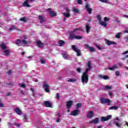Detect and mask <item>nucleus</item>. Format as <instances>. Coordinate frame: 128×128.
I'll use <instances>...</instances> for the list:
<instances>
[{
	"mask_svg": "<svg viewBox=\"0 0 128 128\" xmlns=\"http://www.w3.org/2000/svg\"><path fill=\"white\" fill-rule=\"evenodd\" d=\"M8 74H12V70L8 71Z\"/></svg>",
	"mask_w": 128,
	"mask_h": 128,
	"instance_id": "nucleus-61",
	"label": "nucleus"
},
{
	"mask_svg": "<svg viewBox=\"0 0 128 128\" xmlns=\"http://www.w3.org/2000/svg\"><path fill=\"white\" fill-rule=\"evenodd\" d=\"M118 68V65L115 64L112 67L109 68L108 70H116Z\"/></svg>",
	"mask_w": 128,
	"mask_h": 128,
	"instance_id": "nucleus-19",
	"label": "nucleus"
},
{
	"mask_svg": "<svg viewBox=\"0 0 128 128\" xmlns=\"http://www.w3.org/2000/svg\"><path fill=\"white\" fill-rule=\"evenodd\" d=\"M56 122H60V118H58Z\"/></svg>",
	"mask_w": 128,
	"mask_h": 128,
	"instance_id": "nucleus-59",
	"label": "nucleus"
},
{
	"mask_svg": "<svg viewBox=\"0 0 128 128\" xmlns=\"http://www.w3.org/2000/svg\"><path fill=\"white\" fill-rule=\"evenodd\" d=\"M114 124L118 126V128H122V124L120 122V119H118V117L114 120Z\"/></svg>",
	"mask_w": 128,
	"mask_h": 128,
	"instance_id": "nucleus-4",
	"label": "nucleus"
},
{
	"mask_svg": "<svg viewBox=\"0 0 128 128\" xmlns=\"http://www.w3.org/2000/svg\"><path fill=\"white\" fill-rule=\"evenodd\" d=\"M95 46H96V48H98V50H102V48L100 47V46L96 44H95Z\"/></svg>",
	"mask_w": 128,
	"mask_h": 128,
	"instance_id": "nucleus-48",
	"label": "nucleus"
},
{
	"mask_svg": "<svg viewBox=\"0 0 128 128\" xmlns=\"http://www.w3.org/2000/svg\"><path fill=\"white\" fill-rule=\"evenodd\" d=\"M124 40H125V42H128V36H126L124 38Z\"/></svg>",
	"mask_w": 128,
	"mask_h": 128,
	"instance_id": "nucleus-54",
	"label": "nucleus"
},
{
	"mask_svg": "<svg viewBox=\"0 0 128 128\" xmlns=\"http://www.w3.org/2000/svg\"><path fill=\"white\" fill-rule=\"evenodd\" d=\"M74 104V102L72 101H68L66 102V107L68 108H71L72 106V104Z\"/></svg>",
	"mask_w": 128,
	"mask_h": 128,
	"instance_id": "nucleus-13",
	"label": "nucleus"
},
{
	"mask_svg": "<svg viewBox=\"0 0 128 128\" xmlns=\"http://www.w3.org/2000/svg\"><path fill=\"white\" fill-rule=\"evenodd\" d=\"M112 86H104V90H112Z\"/></svg>",
	"mask_w": 128,
	"mask_h": 128,
	"instance_id": "nucleus-30",
	"label": "nucleus"
},
{
	"mask_svg": "<svg viewBox=\"0 0 128 128\" xmlns=\"http://www.w3.org/2000/svg\"><path fill=\"white\" fill-rule=\"evenodd\" d=\"M56 116H60V113H58L57 114H56Z\"/></svg>",
	"mask_w": 128,
	"mask_h": 128,
	"instance_id": "nucleus-62",
	"label": "nucleus"
},
{
	"mask_svg": "<svg viewBox=\"0 0 128 128\" xmlns=\"http://www.w3.org/2000/svg\"><path fill=\"white\" fill-rule=\"evenodd\" d=\"M10 48L4 49L3 50V54L6 56H8L10 54Z\"/></svg>",
	"mask_w": 128,
	"mask_h": 128,
	"instance_id": "nucleus-11",
	"label": "nucleus"
},
{
	"mask_svg": "<svg viewBox=\"0 0 128 128\" xmlns=\"http://www.w3.org/2000/svg\"><path fill=\"white\" fill-rule=\"evenodd\" d=\"M115 74L116 76H120V72L116 71V72H115Z\"/></svg>",
	"mask_w": 128,
	"mask_h": 128,
	"instance_id": "nucleus-46",
	"label": "nucleus"
},
{
	"mask_svg": "<svg viewBox=\"0 0 128 128\" xmlns=\"http://www.w3.org/2000/svg\"><path fill=\"white\" fill-rule=\"evenodd\" d=\"M59 46H64V42L62 40L59 41Z\"/></svg>",
	"mask_w": 128,
	"mask_h": 128,
	"instance_id": "nucleus-31",
	"label": "nucleus"
},
{
	"mask_svg": "<svg viewBox=\"0 0 128 128\" xmlns=\"http://www.w3.org/2000/svg\"><path fill=\"white\" fill-rule=\"evenodd\" d=\"M73 12H74L78 13L80 10L78 8H74L73 9Z\"/></svg>",
	"mask_w": 128,
	"mask_h": 128,
	"instance_id": "nucleus-43",
	"label": "nucleus"
},
{
	"mask_svg": "<svg viewBox=\"0 0 128 128\" xmlns=\"http://www.w3.org/2000/svg\"><path fill=\"white\" fill-rule=\"evenodd\" d=\"M4 104L2 103V100L0 99V108H4Z\"/></svg>",
	"mask_w": 128,
	"mask_h": 128,
	"instance_id": "nucleus-39",
	"label": "nucleus"
},
{
	"mask_svg": "<svg viewBox=\"0 0 128 128\" xmlns=\"http://www.w3.org/2000/svg\"><path fill=\"white\" fill-rule=\"evenodd\" d=\"M76 108H82V104H80V103H78V104L76 105Z\"/></svg>",
	"mask_w": 128,
	"mask_h": 128,
	"instance_id": "nucleus-37",
	"label": "nucleus"
},
{
	"mask_svg": "<svg viewBox=\"0 0 128 128\" xmlns=\"http://www.w3.org/2000/svg\"><path fill=\"white\" fill-rule=\"evenodd\" d=\"M98 78H101L103 80H110V77L108 76H102V75H99L98 76Z\"/></svg>",
	"mask_w": 128,
	"mask_h": 128,
	"instance_id": "nucleus-14",
	"label": "nucleus"
},
{
	"mask_svg": "<svg viewBox=\"0 0 128 128\" xmlns=\"http://www.w3.org/2000/svg\"><path fill=\"white\" fill-rule=\"evenodd\" d=\"M24 120H28V116H26V114H24Z\"/></svg>",
	"mask_w": 128,
	"mask_h": 128,
	"instance_id": "nucleus-55",
	"label": "nucleus"
},
{
	"mask_svg": "<svg viewBox=\"0 0 128 128\" xmlns=\"http://www.w3.org/2000/svg\"><path fill=\"white\" fill-rule=\"evenodd\" d=\"M88 72H90V69H86V72L83 73L82 77V84H88Z\"/></svg>",
	"mask_w": 128,
	"mask_h": 128,
	"instance_id": "nucleus-1",
	"label": "nucleus"
},
{
	"mask_svg": "<svg viewBox=\"0 0 128 128\" xmlns=\"http://www.w3.org/2000/svg\"><path fill=\"white\" fill-rule=\"evenodd\" d=\"M97 18L100 21V22H102V17L98 15L97 16Z\"/></svg>",
	"mask_w": 128,
	"mask_h": 128,
	"instance_id": "nucleus-44",
	"label": "nucleus"
},
{
	"mask_svg": "<svg viewBox=\"0 0 128 128\" xmlns=\"http://www.w3.org/2000/svg\"><path fill=\"white\" fill-rule=\"evenodd\" d=\"M106 44H108V46H110V44H116V42H114L108 40L106 41Z\"/></svg>",
	"mask_w": 128,
	"mask_h": 128,
	"instance_id": "nucleus-26",
	"label": "nucleus"
},
{
	"mask_svg": "<svg viewBox=\"0 0 128 128\" xmlns=\"http://www.w3.org/2000/svg\"><path fill=\"white\" fill-rule=\"evenodd\" d=\"M109 110H118V107L116 106H112V107H110Z\"/></svg>",
	"mask_w": 128,
	"mask_h": 128,
	"instance_id": "nucleus-40",
	"label": "nucleus"
},
{
	"mask_svg": "<svg viewBox=\"0 0 128 128\" xmlns=\"http://www.w3.org/2000/svg\"><path fill=\"white\" fill-rule=\"evenodd\" d=\"M104 21L106 22H108V20H110V18H108V17H104Z\"/></svg>",
	"mask_w": 128,
	"mask_h": 128,
	"instance_id": "nucleus-42",
	"label": "nucleus"
},
{
	"mask_svg": "<svg viewBox=\"0 0 128 128\" xmlns=\"http://www.w3.org/2000/svg\"><path fill=\"white\" fill-rule=\"evenodd\" d=\"M48 12H49V14L51 16L54 18V16H56V12L52 11L51 8H48L47 9Z\"/></svg>",
	"mask_w": 128,
	"mask_h": 128,
	"instance_id": "nucleus-9",
	"label": "nucleus"
},
{
	"mask_svg": "<svg viewBox=\"0 0 128 128\" xmlns=\"http://www.w3.org/2000/svg\"><path fill=\"white\" fill-rule=\"evenodd\" d=\"M86 32L87 34H88L90 32V26L88 24L86 25Z\"/></svg>",
	"mask_w": 128,
	"mask_h": 128,
	"instance_id": "nucleus-27",
	"label": "nucleus"
},
{
	"mask_svg": "<svg viewBox=\"0 0 128 128\" xmlns=\"http://www.w3.org/2000/svg\"><path fill=\"white\" fill-rule=\"evenodd\" d=\"M22 44H23L24 46H28V43L26 41V40L23 39L22 40Z\"/></svg>",
	"mask_w": 128,
	"mask_h": 128,
	"instance_id": "nucleus-17",
	"label": "nucleus"
},
{
	"mask_svg": "<svg viewBox=\"0 0 128 128\" xmlns=\"http://www.w3.org/2000/svg\"><path fill=\"white\" fill-rule=\"evenodd\" d=\"M85 8H86L87 12H88V13L90 14H92V9L90 8V4H86V6H85Z\"/></svg>",
	"mask_w": 128,
	"mask_h": 128,
	"instance_id": "nucleus-12",
	"label": "nucleus"
},
{
	"mask_svg": "<svg viewBox=\"0 0 128 128\" xmlns=\"http://www.w3.org/2000/svg\"><path fill=\"white\" fill-rule=\"evenodd\" d=\"M87 116L89 118H92L94 116V112L92 111H90L87 114Z\"/></svg>",
	"mask_w": 128,
	"mask_h": 128,
	"instance_id": "nucleus-18",
	"label": "nucleus"
},
{
	"mask_svg": "<svg viewBox=\"0 0 128 128\" xmlns=\"http://www.w3.org/2000/svg\"><path fill=\"white\" fill-rule=\"evenodd\" d=\"M69 38L70 40H74V38L76 40H82V36H76L74 34H70Z\"/></svg>",
	"mask_w": 128,
	"mask_h": 128,
	"instance_id": "nucleus-5",
	"label": "nucleus"
},
{
	"mask_svg": "<svg viewBox=\"0 0 128 128\" xmlns=\"http://www.w3.org/2000/svg\"><path fill=\"white\" fill-rule=\"evenodd\" d=\"M14 28H16V26H12L9 30H14Z\"/></svg>",
	"mask_w": 128,
	"mask_h": 128,
	"instance_id": "nucleus-47",
	"label": "nucleus"
},
{
	"mask_svg": "<svg viewBox=\"0 0 128 128\" xmlns=\"http://www.w3.org/2000/svg\"><path fill=\"white\" fill-rule=\"evenodd\" d=\"M0 47L2 50L6 49V44L4 43H2L1 44H0Z\"/></svg>",
	"mask_w": 128,
	"mask_h": 128,
	"instance_id": "nucleus-25",
	"label": "nucleus"
},
{
	"mask_svg": "<svg viewBox=\"0 0 128 128\" xmlns=\"http://www.w3.org/2000/svg\"><path fill=\"white\" fill-rule=\"evenodd\" d=\"M124 34H128V30H126L124 32Z\"/></svg>",
	"mask_w": 128,
	"mask_h": 128,
	"instance_id": "nucleus-63",
	"label": "nucleus"
},
{
	"mask_svg": "<svg viewBox=\"0 0 128 128\" xmlns=\"http://www.w3.org/2000/svg\"><path fill=\"white\" fill-rule=\"evenodd\" d=\"M30 90L32 92L33 96H34V89H32V88H31Z\"/></svg>",
	"mask_w": 128,
	"mask_h": 128,
	"instance_id": "nucleus-53",
	"label": "nucleus"
},
{
	"mask_svg": "<svg viewBox=\"0 0 128 128\" xmlns=\"http://www.w3.org/2000/svg\"><path fill=\"white\" fill-rule=\"evenodd\" d=\"M112 118V115H109L106 117H102L101 122H106L108 120H110Z\"/></svg>",
	"mask_w": 128,
	"mask_h": 128,
	"instance_id": "nucleus-8",
	"label": "nucleus"
},
{
	"mask_svg": "<svg viewBox=\"0 0 128 128\" xmlns=\"http://www.w3.org/2000/svg\"><path fill=\"white\" fill-rule=\"evenodd\" d=\"M38 20H40V22H44V17L42 16H38Z\"/></svg>",
	"mask_w": 128,
	"mask_h": 128,
	"instance_id": "nucleus-24",
	"label": "nucleus"
},
{
	"mask_svg": "<svg viewBox=\"0 0 128 128\" xmlns=\"http://www.w3.org/2000/svg\"><path fill=\"white\" fill-rule=\"evenodd\" d=\"M16 44H17V46H20V44H22V40H20V39H18L16 40Z\"/></svg>",
	"mask_w": 128,
	"mask_h": 128,
	"instance_id": "nucleus-28",
	"label": "nucleus"
},
{
	"mask_svg": "<svg viewBox=\"0 0 128 128\" xmlns=\"http://www.w3.org/2000/svg\"><path fill=\"white\" fill-rule=\"evenodd\" d=\"M100 2H105L106 3L108 2V0H99Z\"/></svg>",
	"mask_w": 128,
	"mask_h": 128,
	"instance_id": "nucleus-52",
	"label": "nucleus"
},
{
	"mask_svg": "<svg viewBox=\"0 0 128 128\" xmlns=\"http://www.w3.org/2000/svg\"><path fill=\"white\" fill-rule=\"evenodd\" d=\"M41 64H46V61L42 59L40 60Z\"/></svg>",
	"mask_w": 128,
	"mask_h": 128,
	"instance_id": "nucleus-51",
	"label": "nucleus"
},
{
	"mask_svg": "<svg viewBox=\"0 0 128 128\" xmlns=\"http://www.w3.org/2000/svg\"><path fill=\"white\" fill-rule=\"evenodd\" d=\"M20 20H21V22H26L28 21V20H26V18L24 17V18H20Z\"/></svg>",
	"mask_w": 128,
	"mask_h": 128,
	"instance_id": "nucleus-36",
	"label": "nucleus"
},
{
	"mask_svg": "<svg viewBox=\"0 0 128 128\" xmlns=\"http://www.w3.org/2000/svg\"><path fill=\"white\" fill-rule=\"evenodd\" d=\"M120 36H122V32H118L116 35V38H120Z\"/></svg>",
	"mask_w": 128,
	"mask_h": 128,
	"instance_id": "nucleus-35",
	"label": "nucleus"
},
{
	"mask_svg": "<svg viewBox=\"0 0 128 128\" xmlns=\"http://www.w3.org/2000/svg\"><path fill=\"white\" fill-rule=\"evenodd\" d=\"M90 124H98V118H96L92 120L91 121H90Z\"/></svg>",
	"mask_w": 128,
	"mask_h": 128,
	"instance_id": "nucleus-15",
	"label": "nucleus"
},
{
	"mask_svg": "<svg viewBox=\"0 0 128 128\" xmlns=\"http://www.w3.org/2000/svg\"><path fill=\"white\" fill-rule=\"evenodd\" d=\"M43 86L46 92H50V85L46 83H44Z\"/></svg>",
	"mask_w": 128,
	"mask_h": 128,
	"instance_id": "nucleus-10",
	"label": "nucleus"
},
{
	"mask_svg": "<svg viewBox=\"0 0 128 128\" xmlns=\"http://www.w3.org/2000/svg\"><path fill=\"white\" fill-rule=\"evenodd\" d=\"M76 80L74 78H70L67 80V82H76Z\"/></svg>",
	"mask_w": 128,
	"mask_h": 128,
	"instance_id": "nucleus-32",
	"label": "nucleus"
},
{
	"mask_svg": "<svg viewBox=\"0 0 128 128\" xmlns=\"http://www.w3.org/2000/svg\"><path fill=\"white\" fill-rule=\"evenodd\" d=\"M100 24L103 26H108V23L104 21H100Z\"/></svg>",
	"mask_w": 128,
	"mask_h": 128,
	"instance_id": "nucleus-23",
	"label": "nucleus"
},
{
	"mask_svg": "<svg viewBox=\"0 0 128 128\" xmlns=\"http://www.w3.org/2000/svg\"><path fill=\"white\" fill-rule=\"evenodd\" d=\"M60 94H58V93L57 94H56V98H57L58 100L59 98H60Z\"/></svg>",
	"mask_w": 128,
	"mask_h": 128,
	"instance_id": "nucleus-56",
	"label": "nucleus"
},
{
	"mask_svg": "<svg viewBox=\"0 0 128 128\" xmlns=\"http://www.w3.org/2000/svg\"><path fill=\"white\" fill-rule=\"evenodd\" d=\"M118 65L119 66H122V63L120 62L118 63Z\"/></svg>",
	"mask_w": 128,
	"mask_h": 128,
	"instance_id": "nucleus-57",
	"label": "nucleus"
},
{
	"mask_svg": "<svg viewBox=\"0 0 128 128\" xmlns=\"http://www.w3.org/2000/svg\"><path fill=\"white\" fill-rule=\"evenodd\" d=\"M76 30H82L81 28H77L74 30V32H76Z\"/></svg>",
	"mask_w": 128,
	"mask_h": 128,
	"instance_id": "nucleus-45",
	"label": "nucleus"
},
{
	"mask_svg": "<svg viewBox=\"0 0 128 128\" xmlns=\"http://www.w3.org/2000/svg\"><path fill=\"white\" fill-rule=\"evenodd\" d=\"M128 54V50L124 52L123 53V54ZM126 58H128V55L126 56Z\"/></svg>",
	"mask_w": 128,
	"mask_h": 128,
	"instance_id": "nucleus-49",
	"label": "nucleus"
},
{
	"mask_svg": "<svg viewBox=\"0 0 128 128\" xmlns=\"http://www.w3.org/2000/svg\"><path fill=\"white\" fill-rule=\"evenodd\" d=\"M15 112L17 114H22V110L18 108H15Z\"/></svg>",
	"mask_w": 128,
	"mask_h": 128,
	"instance_id": "nucleus-22",
	"label": "nucleus"
},
{
	"mask_svg": "<svg viewBox=\"0 0 128 128\" xmlns=\"http://www.w3.org/2000/svg\"><path fill=\"white\" fill-rule=\"evenodd\" d=\"M28 0H26L24 3H22V6L26 8H30V5L28 4Z\"/></svg>",
	"mask_w": 128,
	"mask_h": 128,
	"instance_id": "nucleus-16",
	"label": "nucleus"
},
{
	"mask_svg": "<svg viewBox=\"0 0 128 128\" xmlns=\"http://www.w3.org/2000/svg\"><path fill=\"white\" fill-rule=\"evenodd\" d=\"M78 114H80V110H72L70 113V115L74 116H78Z\"/></svg>",
	"mask_w": 128,
	"mask_h": 128,
	"instance_id": "nucleus-6",
	"label": "nucleus"
},
{
	"mask_svg": "<svg viewBox=\"0 0 128 128\" xmlns=\"http://www.w3.org/2000/svg\"><path fill=\"white\" fill-rule=\"evenodd\" d=\"M85 48L88 50H89L90 52H96V48H94L91 47L88 44H86Z\"/></svg>",
	"mask_w": 128,
	"mask_h": 128,
	"instance_id": "nucleus-7",
	"label": "nucleus"
},
{
	"mask_svg": "<svg viewBox=\"0 0 128 128\" xmlns=\"http://www.w3.org/2000/svg\"><path fill=\"white\" fill-rule=\"evenodd\" d=\"M44 104L47 108H52V103L50 101H46L44 102Z\"/></svg>",
	"mask_w": 128,
	"mask_h": 128,
	"instance_id": "nucleus-20",
	"label": "nucleus"
},
{
	"mask_svg": "<svg viewBox=\"0 0 128 128\" xmlns=\"http://www.w3.org/2000/svg\"><path fill=\"white\" fill-rule=\"evenodd\" d=\"M109 96H112V92H109Z\"/></svg>",
	"mask_w": 128,
	"mask_h": 128,
	"instance_id": "nucleus-60",
	"label": "nucleus"
},
{
	"mask_svg": "<svg viewBox=\"0 0 128 128\" xmlns=\"http://www.w3.org/2000/svg\"><path fill=\"white\" fill-rule=\"evenodd\" d=\"M20 86V88H26V84H19Z\"/></svg>",
	"mask_w": 128,
	"mask_h": 128,
	"instance_id": "nucleus-41",
	"label": "nucleus"
},
{
	"mask_svg": "<svg viewBox=\"0 0 128 128\" xmlns=\"http://www.w3.org/2000/svg\"><path fill=\"white\" fill-rule=\"evenodd\" d=\"M88 68H86V70H90L92 68V63H90V62H88Z\"/></svg>",
	"mask_w": 128,
	"mask_h": 128,
	"instance_id": "nucleus-33",
	"label": "nucleus"
},
{
	"mask_svg": "<svg viewBox=\"0 0 128 128\" xmlns=\"http://www.w3.org/2000/svg\"><path fill=\"white\" fill-rule=\"evenodd\" d=\"M101 104H110L112 101L108 98H102L100 99Z\"/></svg>",
	"mask_w": 128,
	"mask_h": 128,
	"instance_id": "nucleus-3",
	"label": "nucleus"
},
{
	"mask_svg": "<svg viewBox=\"0 0 128 128\" xmlns=\"http://www.w3.org/2000/svg\"><path fill=\"white\" fill-rule=\"evenodd\" d=\"M124 18H128V15H124Z\"/></svg>",
	"mask_w": 128,
	"mask_h": 128,
	"instance_id": "nucleus-64",
	"label": "nucleus"
},
{
	"mask_svg": "<svg viewBox=\"0 0 128 128\" xmlns=\"http://www.w3.org/2000/svg\"><path fill=\"white\" fill-rule=\"evenodd\" d=\"M72 48L74 52H76V54L78 56H82V53L80 52V49L78 48H76V46H74V45H72Z\"/></svg>",
	"mask_w": 128,
	"mask_h": 128,
	"instance_id": "nucleus-2",
	"label": "nucleus"
},
{
	"mask_svg": "<svg viewBox=\"0 0 128 128\" xmlns=\"http://www.w3.org/2000/svg\"><path fill=\"white\" fill-rule=\"evenodd\" d=\"M77 72H82V69H81L80 68H77Z\"/></svg>",
	"mask_w": 128,
	"mask_h": 128,
	"instance_id": "nucleus-50",
	"label": "nucleus"
},
{
	"mask_svg": "<svg viewBox=\"0 0 128 128\" xmlns=\"http://www.w3.org/2000/svg\"><path fill=\"white\" fill-rule=\"evenodd\" d=\"M76 2H77L79 4H82V0H76Z\"/></svg>",
	"mask_w": 128,
	"mask_h": 128,
	"instance_id": "nucleus-38",
	"label": "nucleus"
},
{
	"mask_svg": "<svg viewBox=\"0 0 128 128\" xmlns=\"http://www.w3.org/2000/svg\"><path fill=\"white\" fill-rule=\"evenodd\" d=\"M36 44L38 46V48H44V44L40 42V40H38L36 42Z\"/></svg>",
	"mask_w": 128,
	"mask_h": 128,
	"instance_id": "nucleus-21",
	"label": "nucleus"
},
{
	"mask_svg": "<svg viewBox=\"0 0 128 128\" xmlns=\"http://www.w3.org/2000/svg\"><path fill=\"white\" fill-rule=\"evenodd\" d=\"M66 12H70V8H66Z\"/></svg>",
	"mask_w": 128,
	"mask_h": 128,
	"instance_id": "nucleus-58",
	"label": "nucleus"
},
{
	"mask_svg": "<svg viewBox=\"0 0 128 128\" xmlns=\"http://www.w3.org/2000/svg\"><path fill=\"white\" fill-rule=\"evenodd\" d=\"M63 14L65 18H70V12H68V13L64 12L63 13Z\"/></svg>",
	"mask_w": 128,
	"mask_h": 128,
	"instance_id": "nucleus-29",
	"label": "nucleus"
},
{
	"mask_svg": "<svg viewBox=\"0 0 128 128\" xmlns=\"http://www.w3.org/2000/svg\"><path fill=\"white\" fill-rule=\"evenodd\" d=\"M63 57L64 60H68V58H70L68 57V54H64L63 56Z\"/></svg>",
	"mask_w": 128,
	"mask_h": 128,
	"instance_id": "nucleus-34",
	"label": "nucleus"
}]
</instances>
